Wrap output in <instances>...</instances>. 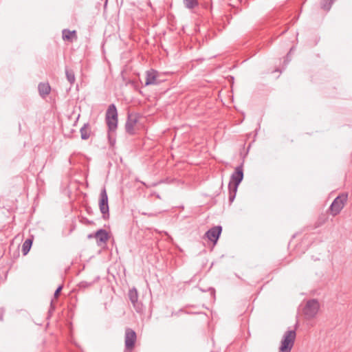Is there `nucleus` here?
<instances>
[{"instance_id":"f257e3e1","label":"nucleus","mask_w":352,"mask_h":352,"mask_svg":"<svg viewBox=\"0 0 352 352\" xmlns=\"http://www.w3.org/2000/svg\"><path fill=\"white\" fill-rule=\"evenodd\" d=\"M243 179V165L241 164L235 168L234 171L230 177V180L228 184L229 189V200L230 202L233 201L237 191L239 184Z\"/></svg>"},{"instance_id":"f03ea898","label":"nucleus","mask_w":352,"mask_h":352,"mask_svg":"<svg viewBox=\"0 0 352 352\" xmlns=\"http://www.w3.org/2000/svg\"><path fill=\"white\" fill-rule=\"evenodd\" d=\"M296 333L295 330H287L283 336L279 352H291L294 346Z\"/></svg>"},{"instance_id":"7ed1b4c3","label":"nucleus","mask_w":352,"mask_h":352,"mask_svg":"<svg viewBox=\"0 0 352 352\" xmlns=\"http://www.w3.org/2000/svg\"><path fill=\"white\" fill-rule=\"evenodd\" d=\"M348 195L343 193L338 195L331 203L329 211L333 217L340 214L347 201Z\"/></svg>"},{"instance_id":"20e7f679","label":"nucleus","mask_w":352,"mask_h":352,"mask_svg":"<svg viewBox=\"0 0 352 352\" xmlns=\"http://www.w3.org/2000/svg\"><path fill=\"white\" fill-rule=\"evenodd\" d=\"M137 341V334L131 328H126L124 333V352H132Z\"/></svg>"},{"instance_id":"39448f33","label":"nucleus","mask_w":352,"mask_h":352,"mask_svg":"<svg viewBox=\"0 0 352 352\" xmlns=\"http://www.w3.org/2000/svg\"><path fill=\"white\" fill-rule=\"evenodd\" d=\"M99 208L104 219H107L109 217V208L108 204V196L105 187H103L100 191L99 199Z\"/></svg>"},{"instance_id":"423d86ee","label":"nucleus","mask_w":352,"mask_h":352,"mask_svg":"<svg viewBox=\"0 0 352 352\" xmlns=\"http://www.w3.org/2000/svg\"><path fill=\"white\" fill-rule=\"evenodd\" d=\"M319 303L315 300H309L307 302L304 309L303 314L307 319H311L316 316L319 309Z\"/></svg>"},{"instance_id":"0eeeda50","label":"nucleus","mask_w":352,"mask_h":352,"mask_svg":"<svg viewBox=\"0 0 352 352\" xmlns=\"http://www.w3.org/2000/svg\"><path fill=\"white\" fill-rule=\"evenodd\" d=\"M145 75V86H148L151 85H158L161 82H162V80L160 79V73L153 69H151L146 71Z\"/></svg>"},{"instance_id":"6e6552de","label":"nucleus","mask_w":352,"mask_h":352,"mask_svg":"<svg viewBox=\"0 0 352 352\" xmlns=\"http://www.w3.org/2000/svg\"><path fill=\"white\" fill-rule=\"evenodd\" d=\"M138 121V116L136 114L130 113L128 115L125 124V130L130 135L135 133V126Z\"/></svg>"},{"instance_id":"1a4fd4ad","label":"nucleus","mask_w":352,"mask_h":352,"mask_svg":"<svg viewBox=\"0 0 352 352\" xmlns=\"http://www.w3.org/2000/svg\"><path fill=\"white\" fill-rule=\"evenodd\" d=\"M221 226H214L210 228L209 230H208L206 233V235L210 241L216 243L221 234Z\"/></svg>"},{"instance_id":"9d476101","label":"nucleus","mask_w":352,"mask_h":352,"mask_svg":"<svg viewBox=\"0 0 352 352\" xmlns=\"http://www.w3.org/2000/svg\"><path fill=\"white\" fill-rule=\"evenodd\" d=\"M94 238L96 239L98 245H100L101 243H105L108 241L109 235L105 230L100 229L94 233Z\"/></svg>"},{"instance_id":"9b49d317","label":"nucleus","mask_w":352,"mask_h":352,"mask_svg":"<svg viewBox=\"0 0 352 352\" xmlns=\"http://www.w3.org/2000/svg\"><path fill=\"white\" fill-rule=\"evenodd\" d=\"M82 140H88L91 135V128L89 123H85L80 129Z\"/></svg>"},{"instance_id":"f8f14e48","label":"nucleus","mask_w":352,"mask_h":352,"mask_svg":"<svg viewBox=\"0 0 352 352\" xmlns=\"http://www.w3.org/2000/svg\"><path fill=\"white\" fill-rule=\"evenodd\" d=\"M38 89L40 96L43 98L48 96L51 91V87L48 82H41L38 86Z\"/></svg>"},{"instance_id":"ddd939ff","label":"nucleus","mask_w":352,"mask_h":352,"mask_svg":"<svg viewBox=\"0 0 352 352\" xmlns=\"http://www.w3.org/2000/svg\"><path fill=\"white\" fill-rule=\"evenodd\" d=\"M106 119H118L117 109L114 104H111L109 106L106 112Z\"/></svg>"},{"instance_id":"4468645a","label":"nucleus","mask_w":352,"mask_h":352,"mask_svg":"<svg viewBox=\"0 0 352 352\" xmlns=\"http://www.w3.org/2000/svg\"><path fill=\"white\" fill-rule=\"evenodd\" d=\"M63 40L71 41L73 38L76 39V32L75 30L70 31L69 30H63Z\"/></svg>"},{"instance_id":"2eb2a0df","label":"nucleus","mask_w":352,"mask_h":352,"mask_svg":"<svg viewBox=\"0 0 352 352\" xmlns=\"http://www.w3.org/2000/svg\"><path fill=\"white\" fill-rule=\"evenodd\" d=\"M65 75L67 80L70 83V85H73L76 81L75 74L73 69H69L68 67L65 68Z\"/></svg>"},{"instance_id":"dca6fc26","label":"nucleus","mask_w":352,"mask_h":352,"mask_svg":"<svg viewBox=\"0 0 352 352\" xmlns=\"http://www.w3.org/2000/svg\"><path fill=\"white\" fill-rule=\"evenodd\" d=\"M32 239H27L23 243L22 245V252L23 254V255H26L31 247H32Z\"/></svg>"},{"instance_id":"f3484780","label":"nucleus","mask_w":352,"mask_h":352,"mask_svg":"<svg viewBox=\"0 0 352 352\" xmlns=\"http://www.w3.org/2000/svg\"><path fill=\"white\" fill-rule=\"evenodd\" d=\"M106 122L109 131H115L118 126V119H106Z\"/></svg>"},{"instance_id":"a211bd4d","label":"nucleus","mask_w":352,"mask_h":352,"mask_svg":"<svg viewBox=\"0 0 352 352\" xmlns=\"http://www.w3.org/2000/svg\"><path fill=\"white\" fill-rule=\"evenodd\" d=\"M184 6L188 9H193L199 6L197 0H183Z\"/></svg>"},{"instance_id":"6ab92c4d","label":"nucleus","mask_w":352,"mask_h":352,"mask_svg":"<svg viewBox=\"0 0 352 352\" xmlns=\"http://www.w3.org/2000/svg\"><path fill=\"white\" fill-rule=\"evenodd\" d=\"M128 295L131 303L138 300V293L137 289L134 287L129 289Z\"/></svg>"},{"instance_id":"aec40b11","label":"nucleus","mask_w":352,"mask_h":352,"mask_svg":"<svg viewBox=\"0 0 352 352\" xmlns=\"http://www.w3.org/2000/svg\"><path fill=\"white\" fill-rule=\"evenodd\" d=\"M132 304H133L134 309H135V311L138 313L142 314L144 312V306L141 302L138 301V300L132 302Z\"/></svg>"},{"instance_id":"412c9836","label":"nucleus","mask_w":352,"mask_h":352,"mask_svg":"<svg viewBox=\"0 0 352 352\" xmlns=\"http://www.w3.org/2000/svg\"><path fill=\"white\" fill-rule=\"evenodd\" d=\"M333 0H322L321 7L326 11H329L333 4Z\"/></svg>"},{"instance_id":"4be33fe9","label":"nucleus","mask_w":352,"mask_h":352,"mask_svg":"<svg viewBox=\"0 0 352 352\" xmlns=\"http://www.w3.org/2000/svg\"><path fill=\"white\" fill-rule=\"evenodd\" d=\"M92 285L91 283H89L87 281H81L79 283L78 286L80 288H87Z\"/></svg>"},{"instance_id":"5701e85b","label":"nucleus","mask_w":352,"mask_h":352,"mask_svg":"<svg viewBox=\"0 0 352 352\" xmlns=\"http://www.w3.org/2000/svg\"><path fill=\"white\" fill-rule=\"evenodd\" d=\"M62 289H63V286H62V285H60V286H59V287L56 289V291H55V292H54V298H58V296H59L60 292H61Z\"/></svg>"},{"instance_id":"b1692460","label":"nucleus","mask_w":352,"mask_h":352,"mask_svg":"<svg viewBox=\"0 0 352 352\" xmlns=\"http://www.w3.org/2000/svg\"><path fill=\"white\" fill-rule=\"evenodd\" d=\"M146 3H147L148 6H149L152 9V10L154 11V9L152 6L151 2L150 1H148Z\"/></svg>"},{"instance_id":"393cba45","label":"nucleus","mask_w":352,"mask_h":352,"mask_svg":"<svg viewBox=\"0 0 352 352\" xmlns=\"http://www.w3.org/2000/svg\"><path fill=\"white\" fill-rule=\"evenodd\" d=\"M88 238H89V239L94 238V234H89L88 235Z\"/></svg>"}]
</instances>
